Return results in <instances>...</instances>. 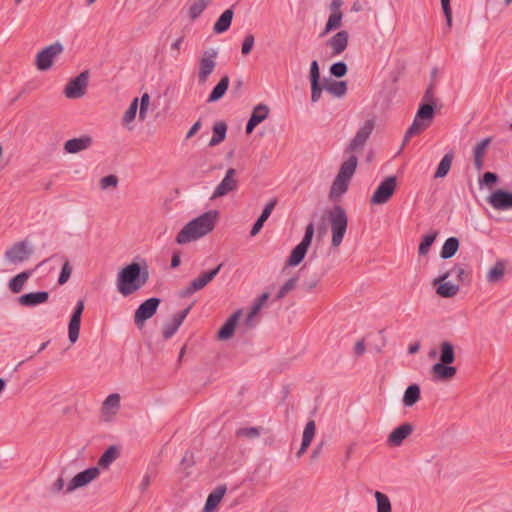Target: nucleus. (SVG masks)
I'll list each match as a JSON object with an SVG mask.
<instances>
[{
    "instance_id": "nucleus-1",
    "label": "nucleus",
    "mask_w": 512,
    "mask_h": 512,
    "mask_svg": "<svg viewBox=\"0 0 512 512\" xmlns=\"http://www.w3.org/2000/svg\"><path fill=\"white\" fill-rule=\"evenodd\" d=\"M149 279V271L146 261L142 265L131 262L123 267L117 275V289L121 295L127 297L142 288Z\"/></svg>"
},
{
    "instance_id": "nucleus-2",
    "label": "nucleus",
    "mask_w": 512,
    "mask_h": 512,
    "mask_svg": "<svg viewBox=\"0 0 512 512\" xmlns=\"http://www.w3.org/2000/svg\"><path fill=\"white\" fill-rule=\"evenodd\" d=\"M218 211H208L188 222L177 234L176 243L183 245L210 233L217 220Z\"/></svg>"
},
{
    "instance_id": "nucleus-3",
    "label": "nucleus",
    "mask_w": 512,
    "mask_h": 512,
    "mask_svg": "<svg viewBox=\"0 0 512 512\" xmlns=\"http://www.w3.org/2000/svg\"><path fill=\"white\" fill-rule=\"evenodd\" d=\"M328 219L332 231L331 244L333 247H338L344 239L348 226V218L345 209L340 205L333 206V208L328 211Z\"/></svg>"
},
{
    "instance_id": "nucleus-4",
    "label": "nucleus",
    "mask_w": 512,
    "mask_h": 512,
    "mask_svg": "<svg viewBox=\"0 0 512 512\" xmlns=\"http://www.w3.org/2000/svg\"><path fill=\"white\" fill-rule=\"evenodd\" d=\"M313 236L314 224L309 223L305 228V233L302 240L292 249L289 257L287 258L285 264L286 267H296L304 260L312 243Z\"/></svg>"
},
{
    "instance_id": "nucleus-5",
    "label": "nucleus",
    "mask_w": 512,
    "mask_h": 512,
    "mask_svg": "<svg viewBox=\"0 0 512 512\" xmlns=\"http://www.w3.org/2000/svg\"><path fill=\"white\" fill-rule=\"evenodd\" d=\"M160 303V298L151 297L139 305L134 314V323L137 328L142 329L145 322L156 314Z\"/></svg>"
},
{
    "instance_id": "nucleus-6",
    "label": "nucleus",
    "mask_w": 512,
    "mask_h": 512,
    "mask_svg": "<svg viewBox=\"0 0 512 512\" xmlns=\"http://www.w3.org/2000/svg\"><path fill=\"white\" fill-rule=\"evenodd\" d=\"M218 51L216 49H208L203 52L198 64V83L205 84L216 67V58Z\"/></svg>"
},
{
    "instance_id": "nucleus-7",
    "label": "nucleus",
    "mask_w": 512,
    "mask_h": 512,
    "mask_svg": "<svg viewBox=\"0 0 512 512\" xmlns=\"http://www.w3.org/2000/svg\"><path fill=\"white\" fill-rule=\"evenodd\" d=\"M63 45L60 42H55L46 46L36 55L35 65L40 71H47L53 65V59L63 52Z\"/></svg>"
},
{
    "instance_id": "nucleus-8",
    "label": "nucleus",
    "mask_w": 512,
    "mask_h": 512,
    "mask_svg": "<svg viewBox=\"0 0 512 512\" xmlns=\"http://www.w3.org/2000/svg\"><path fill=\"white\" fill-rule=\"evenodd\" d=\"M396 186L397 179L395 176L386 177L374 191L370 202L374 205H381L388 202L395 193Z\"/></svg>"
},
{
    "instance_id": "nucleus-9",
    "label": "nucleus",
    "mask_w": 512,
    "mask_h": 512,
    "mask_svg": "<svg viewBox=\"0 0 512 512\" xmlns=\"http://www.w3.org/2000/svg\"><path fill=\"white\" fill-rule=\"evenodd\" d=\"M89 72L87 70L81 72L72 78L64 88V95L68 99H78L85 95L88 86Z\"/></svg>"
},
{
    "instance_id": "nucleus-10",
    "label": "nucleus",
    "mask_w": 512,
    "mask_h": 512,
    "mask_svg": "<svg viewBox=\"0 0 512 512\" xmlns=\"http://www.w3.org/2000/svg\"><path fill=\"white\" fill-rule=\"evenodd\" d=\"M375 128V120L368 119L364 122V124L358 129L354 138L347 145L345 152L351 153L356 151L359 148H362L366 141L369 139Z\"/></svg>"
},
{
    "instance_id": "nucleus-11",
    "label": "nucleus",
    "mask_w": 512,
    "mask_h": 512,
    "mask_svg": "<svg viewBox=\"0 0 512 512\" xmlns=\"http://www.w3.org/2000/svg\"><path fill=\"white\" fill-rule=\"evenodd\" d=\"M33 250L28 246L27 241H19L14 243L9 249L5 251V258L13 263H22L30 258Z\"/></svg>"
},
{
    "instance_id": "nucleus-12",
    "label": "nucleus",
    "mask_w": 512,
    "mask_h": 512,
    "mask_svg": "<svg viewBox=\"0 0 512 512\" xmlns=\"http://www.w3.org/2000/svg\"><path fill=\"white\" fill-rule=\"evenodd\" d=\"M85 308L84 299H79L73 309L72 315L68 324V337L70 342L75 343L80 334L81 316Z\"/></svg>"
},
{
    "instance_id": "nucleus-13",
    "label": "nucleus",
    "mask_w": 512,
    "mask_h": 512,
    "mask_svg": "<svg viewBox=\"0 0 512 512\" xmlns=\"http://www.w3.org/2000/svg\"><path fill=\"white\" fill-rule=\"evenodd\" d=\"M236 173L237 172L234 168H229L226 171L224 178L218 184V186L215 188V190L211 196V199L223 197V196L229 194L230 192L237 190L238 181L235 178Z\"/></svg>"
},
{
    "instance_id": "nucleus-14",
    "label": "nucleus",
    "mask_w": 512,
    "mask_h": 512,
    "mask_svg": "<svg viewBox=\"0 0 512 512\" xmlns=\"http://www.w3.org/2000/svg\"><path fill=\"white\" fill-rule=\"evenodd\" d=\"M100 474L98 467H90L82 472L76 474L69 484L67 485L66 492L70 493L78 488L84 487L93 480H95Z\"/></svg>"
},
{
    "instance_id": "nucleus-15",
    "label": "nucleus",
    "mask_w": 512,
    "mask_h": 512,
    "mask_svg": "<svg viewBox=\"0 0 512 512\" xmlns=\"http://www.w3.org/2000/svg\"><path fill=\"white\" fill-rule=\"evenodd\" d=\"M487 202L496 210L512 209V192L498 188L488 196Z\"/></svg>"
},
{
    "instance_id": "nucleus-16",
    "label": "nucleus",
    "mask_w": 512,
    "mask_h": 512,
    "mask_svg": "<svg viewBox=\"0 0 512 512\" xmlns=\"http://www.w3.org/2000/svg\"><path fill=\"white\" fill-rule=\"evenodd\" d=\"M450 276V272L446 271L438 278L434 280V285L436 287V293L443 298H451L455 296L459 291V285L452 284L451 282L446 281V279Z\"/></svg>"
},
{
    "instance_id": "nucleus-17",
    "label": "nucleus",
    "mask_w": 512,
    "mask_h": 512,
    "mask_svg": "<svg viewBox=\"0 0 512 512\" xmlns=\"http://www.w3.org/2000/svg\"><path fill=\"white\" fill-rule=\"evenodd\" d=\"M48 291H36L25 293L17 298V302L23 307H35L46 303L49 299Z\"/></svg>"
},
{
    "instance_id": "nucleus-18",
    "label": "nucleus",
    "mask_w": 512,
    "mask_h": 512,
    "mask_svg": "<svg viewBox=\"0 0 512 512\" xmlns=\"http://www.w3.org/2000/svg\"><path fill=\"white\" fill-rule=\"evenodd\" d=\"M93 143L92 137L82 135L79 138H72L64 143V151L68 154H76L88 149Z\"/></svg>"
},
{
    "instance_id": "nucleus-19",
    "label": "nucleus",
    "mask_w": 512,
    "mask_h": 512,
    "mask_svg": "<svg viewBox=\"0 0 512 512\" xmlns=\"http://www.w3.org/2000/svg\"><path fill=\"white\" fill-rule=\"evenodd\" d=\"M241 314V310H237L225 321L217 332L218 339L228 340L234 335Z\"/></svg>"
},
{
    "instance_id": "nucleus-20",
    "label": "nucleus",
    "mask_w": 512,
    "mask_h": 512,
    "mask_svg": "<svg viewBox=\"0 0 512 512\" xmlns=\"http://www.w3.org/2000/svg\"><path fill=\"white\" fill-rule=\"evenodd\" d=\"M456 372V367L444 363H435L431 369L432 377L437 381H450L453 379Z\"/></svg>"
},
{
    "instance_id": "nucleus-21",
    "label": "nucleus",
    "mask_w": 512,
    "mask_h": 512,
    "mask_svg": "<svg viewBox=\"0 0 512 512\" xmlns=\"http://www.w3.org/2000/svg\"><path fill=\"white\" fill-rule=\"evenodd\" d=\"M348 39V32L342 30L337 32L327 41V45L332 49V56L339 55L346 50Z\"/></svg>"
},
{
    "instance_id": "nucleus-22",
    "label": "nucleus",
    "mask_w": 512,
    "mask_h": 512,
    "mask_svg": "<svg viewBox=\"0 0 512 512\" xmlns=\"http://www.w3.org/2000/svg\"><path fill=\"white\" fill-rule=\"evenodd\" d=\"M413 432V426L410 423H403L396 427L388 436V443L391 446H400L404 439H406Z\"/></svg>"
},
{
    "instance_id": "nucleus-23",
    "label": "nucleus",
    "mask_w": 512,
    "mask_h": 512,
    "mask_svg": "<svg viewBox=\"0 0 512 512\" xmlns=\"http://www.w3.org/2000/svg\"><path fill=\"white\" fill-rule=\"evenodd\" d=\"M35 269H28L12 277L8 282V288L13 294H18L23 290L25 283L33 275Z\"/></svg>"
},
{
    "instance_id": "nucleus-24",
    "label": "nucleus",
    "mask_w": 512,
    "mask_h": 512,
    "mask_svg": "<svg viewBox=\"0 0 512 512\" xmlns=\"http://www.w3.org/2000/svg\"><path fill=\"white\" fill-rule=\"evenodd\" d=\"M234 16L233 7L226 9L216 20L213 26L215 34H222L229 30Z\"/></svg>"
},
{
    "instance_id": "nucleus-25",
    "label": "nucleus",
    "mask_w": 512,
    "mask_h": 512,
    "mask_svg": "<svg viewBox=\"0 0 512 512\" xmlns=\"http://www.w3.org/2000/svg\"><path fill=\"white\" fill-rule=\"evenodd\" d=\"M226 490L227 488L225 485H220L216 489H214L208 495L202 512H213V510L217 507V505L224 497Z\"/></svg>"
},
{
    "instance_id": "nucleus-26",
    "label": "nucleus",
    "mask_w": 512,
    "mask_h": 512,
    "mask_svg": "<svg viewBox=\"0 0 512 512\" xmlns=\"http://www.w3.org/2000/svg\"><path fill=\"white\" fill-rule=\"evenodd\" d=\"M229 82V76L224 75L212 89L211 93L208 96L207 102L214 103L223 98L228 90Z\"/></svg>"
},
{
    "instance_id": "nucleus-27",
    "label": "nucleus",
    "mask_w": 512,
    "mask_h": 512,
    "mask_svg": "<svg viewBox=\"0 0 512 512\" xmlns=\"http://www.w3.org/2000/svg\"><path fill=\"white\" fill-rule=\"evenodd\" d=\"M315 430V422L313 420L308 421L303 431L302 443L296 454L297 457H301L306 452L314 438Z\"/></svg>"
},
{
    "instance_id": "nucleus-28",
    "label": "nucleus",
    "mask_w": 512,
    "mask_h": 512,
    "mask_svg": "<svg viewBox=\"0 0 512 512\" xmlns=\"http://www.w3.org/2000/svg\"><path fill=\"white\" fill-rule=\"evenodd\" d=\"M350 181L336 175L329 192V198L336 201L339 197L348 191Z\"/></svg>"
},
{
    "instance_id": "nucleus-29",
    "label": "nucleus",
    "mask_w": 512,
    "mask_h": 512,
    "mask_svg": "<svg viewBox=\"0 0 512 512\" xmlns=\"http://www.w3.org/2000/svg\"><path fill=\"white\" fill-rule=\"evenodd\" d=\"M223 267V263H220L215 268L202 273L198 278L192 280L193 288H196L198 291L203 289L208 283H210L220 272Z\"/></svg>"
},
{
    "instance_id": "nucleus-30",
    "label": "nucleus",
    "mask_w": 512,
    "mask_h": 512,
    "mask_svg": "<svg viewBox=\"0 0 512 512\" xmlns=\"http://www.w3.org/2000/svg\"><path fill=\"white\" fill-rule=\"evenodd\" d=\"M358 165V158L355 155H350L349 158L341 164L337 176L348 181L353 177Z\"/></svg>"
},
{
    "instance_id": "nucleus-31",
    "label": "nucleus",
    "mask_w": 512,
    "mask_h": 512,
    "mask_svg": "<svg viewBox=\"0 0 512 512\" xmlns=\"http://www.w3.org/2000/svg\"><path fill=\"white\" fill-rule=\"evenodd\" d=\"M212 132V138L208 143L209 147L217 146L225 140L227 133V124L224 121L216 122L213 125Z\"/></svg>"
},
{
    "instance_id": "nucleus-32",
    "label": "nucleus",
    "mask_w": 512,
    "mask_h": 512,
    "mask_svg": "<svg viewBox=\"0 0 512 512\" xmlns=\"http://www.w3.org/2000/svg\"><path fill=\"white\" fill-rule=\"evenodd\" d=\"M460 246L459 239L457 237H449L445 240L441 251H440V257L442 259H450L457 253Z\"/></svg>"
},
{
    "instance_id": "nucleus-33",
    "label": "nucleus",
    "mask_w": 512,
    "mask_h": 512,
    "mask_svg": "<svg viewBox=\"0 0 512 512\" xmlns=\"http://www.w3.org/2000/svg\"><path fill=\"white\" fill-rule=\"evenodd\" d=\"M324 89L336 97H342L347 92V82L325 79Z\"/></svg>"
},
{
    "instance_id": "nucleus-34",
    "label": "nucleus",
    "mask_w": 512,
    "mask_h": 512,
    "mask_svg": "<svg viewBox=\"0 0 512 512\" xmlns=\"http://www.w3.org/2000/svg\"><path fill=\"white\" fill-rule=\"evenodd\" d=\"M435 108H436V104L421 102L418 107L415 117L417 119H419L420 121L428 123V126H429L434 117Z\"/></svg>"
},
{
    "instance_id": "nucleus-35",
    "label": "nucleus",
    "mask_w": 512,
    "mask_h": 512,
    "mask_svg": "<svg viewBox=\"0 0 512 512\" xmlns=\"http://www.w3.org/2000/svg\"><path fill=\"white\" fill-rule=\"evenodd\" d=\"M119 451L116 446L108 447L98 460V466L101 468H108L118 457Z\"/></svg>"
},
{
    "instance_id": "nucleus-36",
    "label": "nucleus",
    "mask_w": 512,
    "mask_h": 512,
    "mask_svg": "<svg viewBox=\"0 0 512 512\" xmlns=\"http://www.w3.org/2000/svg\"><path fill=\"white\" fill-rule=\"evenodd\" d=\"M455 361V350L452 343L444 341L440 346V362L444 364H452Z\"/></svg>"
},
{
    "instance_id": "nucleus-37",
    "label": "nucleus",
    "mask_w": 512,
    "mask_h": 512,
    "mask_svg": "<svg viewBox=\"0 0 512 512\" xmlns=\"http://www.w3.org/2000/svg\"><path fill=\"white\" fill-rule=\"evenodd\" d=\"M505 272V262L502 260L496 261V263L490 268L487 273V281L489 283L499 282Z\"/></svg>"
},
{
    "instance_id": "nucleus-38",
    "label": "nucleus",
    "mask_w": 512,
    "mask_h": 512,
    "mask_svg": "<svg viewBox=\"0 0 512 512\" xmlns=\"http://www.w3.org/2000/svg\"><path fill=\"white\" fill-rule=\"evenodd\" d=\"M453 157L454 155L452 152H448L447 154L444 155V157L441 159L440 163L437 166L434 178H443L449 173Z\"/></svg>"
},
{
    "instance_id": "nucleus-39",
    "label": "nucleus",
    "mask_w": 512,
    "mask_h": 512,
    "mask_svg": "<svg viewBox=\"0 0 512 512\" xmlns=\"http://www.w3.org/2000/svg\"><path fill=\"white\" fill-rule=\"evenodd\" d=\"M420 386H407L403 395V404L412 407L420 399Z\"/></svg>"
},
{
    "instance_id": "nucleus-40",
    "label": "nucleus",
    "mask_w": 512,
    "mask_h": 512,
    "mask_svg": "<svg viewBox=\"0 0 512 512\" xmlns=\"http://www.w3.org/2000/svg\"><path fill=\"white\" fill-rule=\"evenodd\" d=\"M212 3V0H195L189 7V17L196 20L203 11Z\"/></svg>"
},
{
    "instance_id": "nucleus-41",
    "label": "nucleus",
    "mask_w": 512,
    "mask_h": 512,
    "mask_svg": "<svg viewBox=\"0 0 512 512\" xmlns=\"http://www.w3.org/2000/svg\"><path fill=\"white\" fill-rule=\"evenodd\" d=\"M437 236H438L437 230L431 231L430 233L423 236V238L419 244V247H418L419 255L425 256L429 252V250H430L431 246L433 245V243L435 242Z\"/></svg>"
},
{
    "instance_id": "nucleus-42",
    "label": "nucleus",
    "mask_w": 512,
    "mask_h": 512,
    "mask_svg": "<svg viewBox=\"0 0 512 512\" xmlns=\"http://www.w3.org/2000/svg\"><path fill=\"white\" fill-rule=\"evenodd\" d=\"M343 14L340 10H335L333 13L330 14L324 31L321 33V36H324L325 34L339 28L341 26Z\"/></svg>"
},
{
    "instance_id": "nucleus-43",
    "label": "nucleus",
    "mask_w": 512,
    "mask_h": 512,
    "mask_svg": "<svg viewBox=\"0 0 512 512\" xmlns=\"http://www.w3.org/2000/svg\"><path fill=\"white\" fill-rule=\"evenodd\" d=\"M427 128H428V123L420 121L419 119H417L415 117L413 120V123L407 129V131L404 135L403 145H405V143H407L411 139V137H413L416 134L421 133L423 130H425Z\"/></svg>"
},
{
    "instance_id": "nucleus-44",
    "label": "nucleus",
    "mask_w": 512,
    "mask_h": 512,
    "mask_svg": "<svg viewBox=\"0 0 512 512\" xmlns=\"http://www.w3.org/2000/svg\"><path fill=\"white\" fill-rule=\"evenodd\" d=\"M375 499H376V506H377V512H392V505L390 502L389 497L380 492H375Z\"/></svg>"
},
{
    "instance_id": "nucleus-45",
    "label": "nucleus",
    "mask_w": 512,
    "mask_h": 512,
    "mask_svg": "<svg viewBox=\"0 0 512 512\" xmlns=\"http://www.w3.org/2000/svg\"><path fill=\"white\" fill-rule=\"evenodd\" d=\"M269 114V108L265 104H258L254 107L250 119L258 125L263 122Z\"/></svg>"
},
{
    "instance_id": "nucleus-46",
    "label": "nucleus",
    "mask_w": 512,
    "mask_h": 512,
    "mask_svg": "<svg viewBox=\"0 0 512 512\" xmlns=\"http://www.w3.org/2000/svg\"><path fill=\"white\" fill-rule=\"evenodd\" d=\"M263 428L262 427H243L236 430V437L240 438H248L255 439L261 435Z\"/></svg>"
},
{
    "instance_id": "nucleus-47",
    "label": "nucleus",
    "mask_w": 512,
    "mask_h": 512,
    "mask_svg": "<svg viewBox=\"0 0 512 512\" xmlns=\"http://www.w3.org/2000/svg\"><path fill=\"white\" fill-rule=\"evenodd\" d=\"M298 282V276H293L289 278L279 289L276 294V300H280L284 298L290 291L295 289Z\"/></svg>"
},
{
    "instance_id": "nucleus-48",
    "label": "nucleus",
    "mask_w": 512,
    "mask_h": 512,
    "mask_svg": "<svg viewBox=\"0 0 512 512\" xmlns=\"http://www.w3.org/2000/svg\"><path fill=\"white\" fill-rule=\"evenodd\" d=\"M138 102H139V99L137 97L132 100L128 109L126 110V112L123 115V118H122L123 124H129L130 122H132L135 119L137 110H138V106H139Z\"/></svg>"
},
{
    "instance_id": "nucleus-49",
    "label": "nucleus",
    "mask_w": 512,
    "mask_h": 512,
    "mask_svg": "<svg viewBox=\"0 0 512 512\" xmlns=\"http://www.w3.org/2000/svg\"><path fill=\"white\" fill-rule=\"evenodd\" d=\"M270 294L268 292H263L253 303L251 310L248 314V320L254 317L263 307L265 302L269 299Z\"/></svg>"
},
{
    "instance_id": "nucleus-50",
    "label": "nucleus",
    "mask_w": 512,
    "mask_h": 512,
    "mask_svg": "<svg viewBox=\"0 0 512 512\" xmlns=\"http://www.w3.org/2000/svg\"><path fill=\"white\" fill-rule=\"evenodd\" d=\"M62 259H64V263L62 265V268H61V271H60V274L58 277L59 285H64L65 283H67L72 274V266L70 264V261L65 257H62Z\"/></svg>"
},
{
    "instance_id": "nucleus-51",
    "label": "nucleus",
    "mask_w": 512,
    "mask_h": 512,
    "mask_svg": "<svg viewBox=\"0 0 512 512\" xmlns=\"http://www.w3.org/2000/svg\"><path fill=\"white\" fill-rule=\"evenodd\" d=\"M119 405L120 396L119 394L113 393L110 394L103 402V410L107 412H114V410L118 409Z\"/></svg>"
},
{
    "instance_id": "nucleus-52",
    "label": "nucleus",
    "mask_w": 512,
    "mask_h": 512,
    "mask_svg": "<svg viewBox=\"0 0 512 512\" xmlns=\"http://www.w3.org/2000/svg\"><path fill=\"white\" fill-rule=\"evenodd\" d=\"M451 273H456L457 279L459 282L462 283H470L472 279V274L470 271L464 270L460 265L455 264L451 270H449Z\"/></svg>"
},
{
    "instance_id": "nucleus-53",
    "label": "nucleus",
    "mask_w": 512,
    "mask_h": 512,
    "mask_svg": "<svg viewBox=\"0 0 512 512\" xmlns=\"http://www.w3.org/2000/svg\"><path fill=\"white\" fill-rule=\"evenodd\" d=\"M181 324L172 317L171 321L167 322L163 326L162 335L164 339L171 338L179 329Z\"/></svg>"
},
{
    "instance_id": "nucleus-54",
    "label": "nucleus",
    "mask_w": 512,
    "mask_h": 512,
    "mask_svg": "<svg viewBox=\"0 0 512 512\" xmlns=\"http://www.w3.org/2000/svg\"><path fill=\"white\" fill-rule=\"evenodd\" d=\"M330 74L336 78H342L347 74L348 67L344 61H338L330 66Z\"/></svg>"
},
{
    "instance_id": "nucleus-55",
    "label": "nucleus",
    "mask_w": 512,
    "mask_h": 512,
    "mask_svg": "<svg viewBox=\"0 0 512 512\" xmlns=\"http://www.w3.org/2000/svg\"><path fill=\"white\" fill-rule=\"evenodd\" d=\"M498 175L494 172H485L482 178L479 180L480 186H488L491 187L498 182Z\"/></svg>"
},
{
    "instance_id": "nucleus-56",
    "label": "nucleus",
    "mask_w": 512,
    "mask_h": 512,
    "mask_svg": "<svg viewBox=\"0 0 512 512\" xmlns=\"http://www.w3.org/2000/svg\"><path fill=\"white\" fill-rule=\"evenodd\" d=\"M311 85V101L313 103L319 101L324 89V85L320 81L310 82Z\"/></svg>"
},
{
    "instance_id": "nucleus-57",
    "label": "nucleus",
    "mask_w": 512,
    "mask_h": 512,
    "mask_svg": "<svg viewBox=\"0 0 512 512\" xmlns=\"http://www.w3.org/2000/svg\"><path fill=\"white\" fill-rule=\"evenodd\" d=\"M442 11L446 19L447 28L450 29L452 27V9H451V0H440Z\"/></svg>"
},
{
    "instance_id": "nucleus-58",
    "label": "nucleus",
    "mask_w": 512,
    "mask_h": 512,
    "mask_svg": "<svg viewBox=\"0 0 512 512\" xmlns=\"http://www.w3.org/2000/svg\"><path fill=\"white\" fill-rule=\"evenodd\" d=\"M118 182H119L118 177L116 175L110 174V175H107V176L101 178L100 188L102 190H106L109 187L115 188V187H117Z\"/></svg>"
},
{
    "instance_id": "nucleus-59",
    "label": "nucleus",
    "mask_w": 512,
    "mask_h": 512,
    "mask_svg": "<svg viewBox=\"0 0 512 512\" xmlns=\"http://www.w3.org/2000/svg\"><path fill=\"white\" fill-rule=\"evenodd\" d=\"M254 42H255V38H254L253 34H247L244 37V40H243V43H242V47H241L242 55L246 56V55L250 54V52L253 49Z\"/></svg>"
},
{
    "instance_id": "nucleus-60",
    "label": "nucleus",
    "mask_w": 512,
    "mask_h": 512,
    "mask_svg": "<svg viewBox=\"0 0 512 512\" xmlns=\"http://www.w3.org/2000/svg\"><path fill=\"white\" fill-rule=\"evenodd\" d=\"M491 142V137L482 139L473 149V156L484 157L486 148Z\"/></svg>"
},
{
    "instance_id": "nucleus-61",
    "label": "nucleus",
    "mask_w": 512,
    "mask_h": 512,
    "mask_svg": "<svg viewBox=\"0 0 512 512\" xmlns=\"http://www.w3.org/2000/svg\"><path fill=\"white\" fill-rule=\"evenodd\" d=\"M320 280H321V276L314 275L313 277L303 281L302 288L306 292H310V291H312L318 285Z\"/></svg>"
},
{
    "instance_id": "nucleus-62",
    "label": "nucleus",
    "mask_w": 512,
    "mask_h": 512,
    "mask_svg": "<svg viewBox=\"0 0 512 512\" xmlns=\"http://www.w3.org/2000/svg\"><path fill=\"white\" fill-rule=\"evenodd\" d=\"M309 79L310 82L320 81V68L317 60H313L310 64Z\"/></svg>"
},
{
    "instance_id": "nucleus-63",
    "label": "nucleus",
    "mask_w": 512,
    "mask_h": 512,
    "mask_svg": "<svg viewBox=\"0 0 512 512\" xmlns=\"http://www.w3.org/2000/svg\"><path fill=\"white\" fill-rule=\"evenodd\" d=\"M422 103H431L436 104V99L434 97V83L431 82L429 86L427 87L423 97H422Z\"/></svg>"
},
{
    "instance_id": "nucleus-64",
    "label": "nucleus",
    "mask_w": 512,
    "mask_h": 512,
    "mask_svg": "<svg viewBox=\"0 0 512 512\" xmlns=\"http://www.w3.org/2000/svg\"><path fill=\"white\" fill-rule=\"evenodd\" d=\"M276 204H277V199L276 198H272L265 205L264 209L262 210V212L260 214V217H262L263 219H265L267 221V219L270 217L272 211L274 210Z\"/></svg>"
}]
</instances>
